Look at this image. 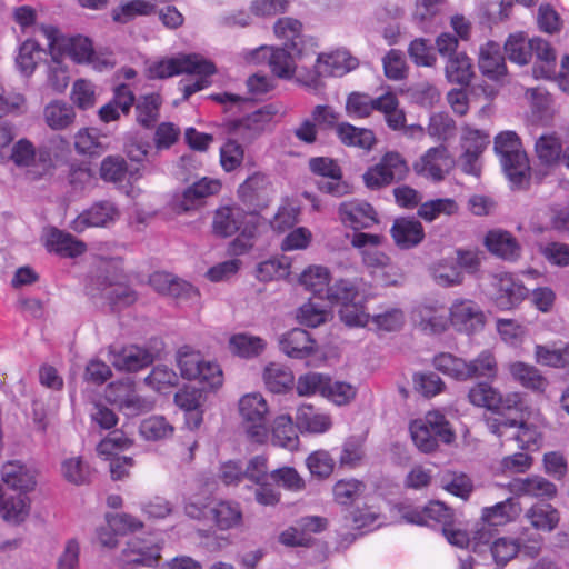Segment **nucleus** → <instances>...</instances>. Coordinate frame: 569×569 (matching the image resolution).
Returning a JSON list of instances; mask_svg holds the SVG:
<instances>
[{
	"mask_svg": "<svg viewBox=\"0 0 569 569\" xmlns=\"http://www.w3.org/2000/svg\"><path fill=\"white\" fill-rule=\"evenodd\" d=\"M495 150L500 156L502 169L509 181L517 188H526L530 179V166L513 131H505L495 138Z\"/></svg>",
	"mask_w": 569,
	"mask_h": 569,
	"instance_id": "obj_1",
	"label": "nucleus"
},
{
	"mask_svg": "<svg viewBox=\"0 0 569 569\" xmlns=\"http://www.w3.org/2000/svg\"><path fill=\"white\" fill-rule=\"evenodd\" d=\"M410 433L417 448L426 453L437 449L438 440L449 445L456 438L450 423L439 411H429L423 420L411 422Z\"/></svg>",
	"mask_w": 569,
	"mask_h": 569,
	"instance_id": "obj_2",
	"label": "nucleus"
},
{
	"mask_svg": "<svg viewBox=\"0 0 569 569\" xmlns=\"http://www.w3.org/2000/svg\"><path fill=\"white\" fill-rule=\"evenodd\" d=\"M239 412L247 436L257 443H263L268 439V412L266 399L259 392L244 395L239 401Z\"/></svg>",
	"mask_w": 569,
	"mask_h": 569,
	"instance_id": "obj_3",
	"label": "nucleus"
},
{
	"mask_svg": "<svg viewBox=\"0 0 569 569\" xmlns=\"http://www.w3.org/2000/svg\"><path fill=\"white\" fill-rule=\"evenodd\" d=\"M180 73L213 74L216 67L198 54H182L157 61L148 68L149 79H166Z\"/></svg>",
	"mask_w": 569,
	"mask_h": 569,
	"instance_id": "obj_4",
	"label": "nucleus"
},
{
	"mask_svg": "<svg viewBox=\"0 0 569 569\" xmlns=\"http://www.w3.org/2000/svg\"><path fill=\"white\" fill-rule=\"evenodd\" d=\"M490 284V299L500 310L518 307L528 296L525 284L510 273L493 274Z\"/></svg>",
	"mask_w": 569,
	"mask_h": 569,
	"instance_id": "obj_5",
	"label": "nucleus"
},
{
	"mask_svg": "<svg viewBox=\"0 0 569 569\" xmlns=\"http://www.w3.org/2000/svg\"><path fill=\"white\" fill-rule=\"evenodd\" d=\"M272 184L269 178L261 172H254L238 188L240 201L252 212L267 208L272 200Z\"/></svg>",
	"mask_w": 569,
	"mask_h": 569,
	"instance_id": "obj_6",
	"label": "nucleus"
},
{
	"mask_svg": "<svg viewBox=\"0 0 569 569\" xmlns=\"http://www.w3.org/2000/svg\"><path fill=\"white\" fill-rule=\"evenodd\" d=\"M119 218V210L111 201L103 200L83 210L71 223L70 228L78 233L88 228H106Z\"/></svg>",
	"mask_w": 569,
	"mask_h": 569,
	"instance_id": "obj_7",
	"label": "nucleus"
},
{
	"mask_svg": "<svg viewBox=\"0 0 569 569\" xmlns=\"http://www.w3.org/2000/svg\"><path fill=\"white\" fill-rule=\"evenodd\" d=\"M450 321L458 331L471 335L485 327L486 317L475 301L461 300L451 306Z\"/></svg>",
	"mask_w": 569,
	"mask_h": 569,
	"instance_id": "obj_8",
	"label": "nucleus"
},
{
	"mask_svg": "<svg viewBox=\"0 0 569 569\" xmlns=\"http://www.w3.org/2000/svg\"><path fill=\"white\" fill-rule=\"evenodd\" d=\"M160 546L153 540L132 538L121 552L123 567H154L160 559Z\"/></svg>",
	"mask_w": 569,
	"mask_h": 569,
	"instance_id": "obj_9",
	"label": "nucleus"
},
{
	"mask_svg": "<svg viewBox=\"0 0 569 569\" xmlns=\"http://www.w3.org/2000/svg\"><path fill=\"white\" fill-rule=\"evenodd\" d=\"M289 48L260 47L252 52V60L268 59L271 72L281 79H291L296 71V59L300 58L296 51H288Z\"/></svg>",
	"mask_w": 569,
	"mask_h": 569,
	"instance_id": "obj_10",
	"label": "nucleus"
},
{
	"mask_svg": "<svg viewBox=\"0 0 569 569\" xmlns=\"http://www.w3.org/2000/svg\"><path fill=\"white\" fill-rule=\"evenodd\" d=\"M11 160L18 167H37L42 172L52 168L51 152L47 147L36 149L28 139L18 140L11 151Z\"/></svg>",
	"mask_w": 569,
	"mask_h": 569,
	"instance_id": "obj_11",
	"label": "nucleus"
},
{
	"mask_svg": "<svg viewBox=\"0 0 569 569\" xmlns=\"http://www.w3.org/2000/svg\"><path fill=\"white\" fill-rule=\"evenodd\" d=\"M276 113V107L267 104L244 118L231 121L229 132L243 140H252L262 132L264 126L271 121Z\"/></svg>",
	"mask_w": 569,
	"mask_h": 569,
	"instance_id": "obj_12",
	"label": "nucleus"
},
{
	"mask_svg": "<svg viewBox=\"0 0 569 569\" xmlns=\"http://www.w3.org/2000/svg\"><path fill=\"white\" fill-rule=\"evenodd\" d=\"M452 166L453 160L449 156L447 148L440 146L430 148L419 161L413 164V170L418 174L431 178L435 181H440Z\"/></svg>",
	"mask_w": 569,
	"mask_h": 569,
	"instance_id": "obj_13",
	"label": "nucleus"
},
{
	"mask_svg": "<svg viewBox=\"0 0 569 569\" xmlns=\"http://www.w3.org/2000/svg\"><path fill=\"white\" fill-rule=\"evenodd\" d=\"M109 361L118 370L133 372L150 366L153 356L147 349L134 345L119 349L111 347Z\"/></svg>",
	"mask_w": 569,
	"mask_h": 569,
	"instance_id": "obj_14",
	"label": "nucleus"
},
{
	"mask_svg": "<svg viewBox=\"0 0 569 569\" xmlns=\"http://www.w3.org/2000/svg\"><path fill=\"white\" fill-rule=\"evenodd\" d=\"M338 211L341 221L355 230L368 229L378 223L375 208L366 201L342 202Z\"/></svg>",
	"mask_w": 569,
	"mask_h": 569,
	"instance_id": "obj_15",
	"label": "nucleus"
},
{
	"mask_svg": "<svg viewBox=\"0 0 569 569\" xmlns=\"http://www.w3.org/2000/svg\"><path fill=\"white\" fill-rule=\"evenodd\" d=\"M478 67L483 77L499 83L505 82L507 66L498 43L489 41L480 48Z\"/></svg>",
	"mask_w": 569,
	"mask_h": 569,
	"instance_id": "obj_16",
	"label": "nucleus"
},
{
	"mask_svg": "<svg viewBox=\"0 0 569 569\" xmlns=\"http://www.w3.org/2000/svg\"><path fill=\"white\" fill-rule=\"evenodd\" d=\"M44 246L49 252L62 258H77L87 251V244L71 233L51 227L46 236Z\"/></svg>",
	"mask_w": 569,
	"mask_h": 569,
	"instance_id": "obj_17",
	"label": "nucleus"
},
{
	"mask_svg": "<svg viewBox=\"0 0 569 569\" xmlns=\"http://www.w3.org/2000/svg\"><path fill=\"white\" fill-rule=\"evenodd\" d=\"M358 67V60L348 51L337 50L329 54H320L315 64L319 77H340Z\"/></svg>",
	"mask_w": 569,
	"mask_h": 569,
	"instance_id": "obj_18",
	"label": "nucleus"
},
{
	"mask_svg": "<svg viewBox=\"0 0 569 569\" xmlns=\"http://www.w3.org/2000/svg\"><path fill=\"white\" fill-rule=\"evenodd\" d=\"M273 31L277 38L286 40V47L296 51L298 56L307 53V44L313 46L312 39L308 41L302 36V23L290 17L280 18L274 22Z\"/></svg>",
	"mask_w": 569,
	"mask_h": 569,
	"instance_id": "obj_19",
	"label": "nucleus"
},
{
	"mask_svg": "<svg viewBox=\"0 0 569 569\" xmlns=\"http://www.w3.org/2000/svg\"><path fill=\"white\" fill-rule=\"evenodd\" d=\"M97 289L101 298L106 299L112 310H120L133 305L137 299V292L129 286L120 282H112L107 277L97 278Z\"/></svg>",
	"mask_w": 569,
	"mask_h": 569,
	"instance_id": "obj_20",
	"label": "nucleus"
},
{
	"mask_svg": "<svg viewBox=\"0 0 569 569\" xmlns=\"http://www.w3.org/2000/svg\"><path fill=\"white\" fill-rule=\"evenodd\" d=\"M511 493L517 496H531L540 499H552L557 495V487L541 476L517 478L508 483Z\"/></svg>",
	"mask_w": 569,
	"mask_h": 569,
	"instance_id": "obj_21",
	"label": "nucleus"
},
{
	"mask_svg": "<svg viewBox=\"0 0 569 569\" xmlns=\"http://www.w3.org/2000/svg\"><path fill=\"white\" fill-rule=\"evenodd\" d=\"M390 232L395 243L401 249L417 247L425 239V230L421 222L410 217L396 219Z\"/></svg>",
	"mask_w": 569,
	"mask_h": 569,
	"instance_id": "obj_22",
	"label": "nucleus"
},
{
	"mask_svg": "<svg viewBox=\"0 0 569 569\" xmlns=\"http://www.w3.org/2000/svg\"><path fill=\"white\" fill-rule=\"evenodd\" d=\"M279 346L282 352L296 359L307 358L316 350V341L301 328H293L284 333L279 340Z\"/></svg>",
	"mask_w": 569,
	"mask_h": 569,
	"instance_id": "obj_23",
	"label": "nucleus"
},
{
	"mask_svg": "<svg viewBox=\"0 0 569 569\" xmlns=\"http://www.w3.org/2000/svg\"><path fill=\"white\" fill-rule=\"evenodd\" d=\"M220 184L217 181L206 178L188 187L176 201V208L179 211H190L200 207L203 199L218 192Z\"/></svg>",
	"mask_w": 569,
	"mask_h": 569,
	"instance_id": "obj_24",
	"label": "nucleus"
},
{
	"mask_svg": "<svg viewBox=\"0 0 569 569\" xmlns=\"http://www.w3.org/2000/svg\"><path fill=\"white\" fill-rule=\"evenodd\" d=\"M485 243L491 253L505 260L515 261L520 256V246L508 231L495 230L488 232Z\"/></svg>",
	"mask_w": 569,
	"mask_h": 569,
	"instance_id": "obj_25",
	"label": "nucleus"
},
{
	"mask_svg": "<svg viewBox=\"0 0 569 569\" xmlns=\"http://www.w3.org/2000/svg\"><path fill=\"white\" fill-rule=\"evenodd\" d=\"M445 76L450 83L469 86L475 76L472 60L465 52L451 54L447 58Z\"/></svg>",
	"mask_w": 569,
	"mask_h": 569,
	"instance_id": "obj_26",
	"label": "nucleus"
},
{
	"mask_svg": "<svg viewBox=\"0 0 569 569\" xmlns=\"http://www.w3.org/2000/svg\"><path fill=\"white\" fill-rule=\"evenodd\" d=\"M509 372L515 381L533 392L542 393L549 385L539 369L521 361L510 363Z\"/></svg>",
	"mask_w": 569,
	"mask_h": 569,
	"instance_id": "obj_27",
	"label": "nucleus"
},
{
	"mask_svg": "<svg viewBox=\"0 0 569 569\" xmlns=\"http://www.w3.org/2000/svg\"><path fill=\"white\" fill-rule=\"evenodd\" d=\"M1 478L8 487L23 492L33 490L36 486L33 472L20 461H9L3 465Z\"/></svg>",
	"mask_w": 569,
	"mask_h": 569,
	"instance_id": "obj_28",
	"label": "nucleus"
},
{
	"mask_svg": "<svg viewBox=\"0 0 569 569\" xmlns=\"http://www.w3.org/2000/svg\"><path fill=\"white\" fill-rule=\"evenodd\" d=\"M244 214L241 209L222 207L216 210L212 220V232L220 238L233 236L241 227Z\"/></svg>",
	"mask_w": 569,
	"mask_h": 569,
	"instance_id": "obj_29",
	"label": "nucleus"
},
{
	"mask_svg": "<svg viewBox=\"0 0 569 569\" xmlns=\"http://www.w3.org/2000/svg\"><path fill=\"white\" fill-rule=\"evenodd\" d=\"M336 133L342 144L365 150H371L377 141L372 130L358 128L348 122L339 123Z\"/></svg>",
	"mask_w": 569,
	"mask_h": 569,
	"instance_id": "obj_30",
	"label": "nucleus"
},
{
	"mask_svg": "<svg viewBox=\"0 0 569 569\" xmlns=\"http://www.w3.org/2000/svg\"><path fill=\"white\" fill-rule=\"evenodd\" d=\"M150 283L161 293H167L176 298H193L199 295L198 289L191 283L173 279L168 273L157 272L151 276Z\"/></svg>",
	"mask_w": 569,
	"mask_h": 569,
	"instance_id": "obj_31",
	"label": "nucleus"
},
{
	"mask_svg": "<svg viewBox=\"0 0 569 569\" xmlns=\"http://www.w3.org/2000/svg\"><path fill=\"white\" fill-rule=\"evenodd\" d=\"M43 119L50 129L64 130L74 122L76 112L71 104L53 100L44 107Z\"/></svg>",
	"mask_w": 569,
	"mask_h": 569,
	"instance_id": "obj_32",
	"label": "nucleus"
},
{
	"mask_svg": "<svg viewBox=\"0 0 569 569\" xmlns=\"http://www.w3.org/2000/svg\"><path fill=\"white\" fill-rule=\"evenodd\" d=\"M263 381L269 391L283 393L293 387L295 376L288 367L271 362L263 370Z\"/></svg>",
	"mask_w": 569,
	"mask_h": 569,
	"instance_id": "obj_33",
	"label": "nucleus"
},
{
	"mask_svg": "<svg viewBox=\"0 0 569 569\" xmlns=\"http://www.w3.org/2000/svg\"><path fill=\"white\" fill-rule=\"evenodd\" d=\"M297 427L311 433H322L331 428V418L318 412L312 406L303 405L297 410Z\"/></svg>",
	"mask_w": 569,
	"mask_h": 569,
	"instance_id": "obj_34",
	"label": "nucleus"
},
{
	"mask_svg": "<svg viewBox=\"0 0 569 569\" xmlns=\"http://www.w3.org/2000/svg\"><path fill=\"white\" fill-rule=\"evenodd\" d=\"M521 511L515 498H507L492 507L483 508L482 519L490 526H501L516 519Z\"/></svg>",
	"mask_w": 569,
	"mask_h": 569,
	"instance_id": "obj_35",
	"label": "nucleus"
},
{
	"mask_svg": "<svg viewBox=\"0 0 569 569\" xmlns=\"http://www.w3.org/2000/svg\"><path fill=\"white\" fill-rule=\"evenodd\" d=\"M297 423L289 415L277 417L272 425V442L287 449H296L299 442Z\"/></svg>",
	"mask_w": 569,
	"mask_h": 569,
	"instance_id": "obj_36",
	"label": "nucleus"
},
{
	"mask_svg": "<svg viewBox=\"0 0 569 569\" xmlns=\"http://www.w3.org/2000/svg\"><path fill=\"white\" fill-rule=\"evenodd\" d=\"M526 518L535 529L542 531H552L560 520L558 510L549 503L533 505L526 512Z\"/></svg>",
	"mask_w": 569,
	"mask_h": 569,
	"instance_id": "obj_37",
	"label": "nucleus"
},
{
	"mask_svg": "<svg viewBox=\"0 0 569 569\" xmlns=\"http://www.w3.org/2000/svg\"><path fill=\"white\" fill-rule=\"evenodd\" d=\"M29 500L26 496L18 493L16 496H4L0 503V512L4 521L19 525L29 516Z\"/></svg>",
	"mask_w": 569,
	"mask_h": 569,
	"instance_id": "obj_38",
	"label": "nucleus"
},
{
	"mask_svg": "<svg viewBox=\"0 0 569 569\" xmlns=\"http://www.w3.org/2000/svg\"><path fill=\"white\" fill-rule=\"evenodd\" d=\"M216 525L221 530H228L238 527L242 522V511L240 505L233 501H220L210 509Z\"/></svg>",
	"mask_w": 569,
	"mask_h": 569,
	"instance_id": "obj_39",
	"label": "nucleus"
},
{
	"mask_svg": "<svg viewBox=\"0 0 569 569\" xmlns=\"http://www.w3.org/2000/svg\"><path fill=\"white\" fill-rule=\"evenodd\" d=\"M433 366L437 370L459 381L470 379L469 361L458 358L451 353L442 352L433 358Z\"/></svg>",
	"mask_w": 569,
	"mask_h": 569,
	"instance_id": "obj_40",
	"label": "nucleus"
},
{
	"mask_svg": "<svg viewBox=\"0 0 569 569\" xmlns=\"http://www.w3.org/2000/svg\"><path fill=\"white\" fill-rule=\"evenodd\" d=\"M299 281L307 290L323 299L329 287L330 272L326 267H309L301 273Z\"/></svg>",
	"mask_w": 569,
	"mask_h": 569,
	"instance_id": "obj_41",
	"label": "nucleus"
},
{
	"mask_svg": "<svg viewBox=\"0 0 569 569\" xmlns=\"http://www.w3.org/2000/svg\"><path fill=\"white\" fill-rule=\"evenodd\" d=\"M162 103L158 93H151L138 99L136 103L137 122L146 129H151L159 118Z\"/></svg>",
	"mask_w": 569,
	"mask_h": 569,
	"instance_id": "obj_42",
	"label": "nucleus"
},
{
	"mask_svg": "<svg viewBox=\"0 0 569 569\" xmlns=\"http://www.w3.org/2000/svg\"><path fill=\"white\" fill-rule=\"evenodd\" d=\"M157 7L147 0H131L112 10V19L119 23H128L138 16L156 13Z\"/></svg>",
	"mask_w": 569,
	"mask_h": 569,
	"instance_id": "obj_43",
	"label": "nucleus"
},
{
	"mask_svg": "<svg viewBox=\"0 0 569 569\" xmlns=\"http://www.w3.org/2000/svg\"><path fill=\"white\" fill-rule=\"evenodd\" d=\"M379 110L385 114L388 127L392 130L403 129L406 126L405 112L398 108L399 101L393 93H385L377 98Z\"/></svg>",
	"mask_w": 569,
	"mask_h": 569,
	"instance_id": "obj_44",
	"label": "nucleus"
},
{
	"mask_svg": "<svg viewBox=\"0 0 569 569\" xmlns=\"http://www.w3.org/2000/svg\"><path fill=\"white\" fill-rule=\"evenodd\" d=\"M63 478L76 486L87 485L91 481L92 470L80 457L66 459L61 465Z\"/></svg>",
	"mask_w": 569,
	"mask_h": 569,
	"instance_id": "obj_45",
	"label": "nucleus"
},
{
	"mask_svg": "<svg viewBox=\"0 0 569 569\" xmlns=\"http://www.w3.org/2000/svg\"><path fill=\"white\" fill-rule=\"evenodd\" d=\"M173 426L162 416H152L144 419L139 427L140 435L146 440L158 441L173 435Z\"/></svg>",
	"mask_w": 569,
	"mask_h": 569,
	"instance_id": "obj_46",
	"label": "nucleus"
},
{
	"mask_svg": "<svg viewBox=\"0 0 569 569\" xmlns=\"http://www.w3.org/2000/svg\"><path fill=\"white\" fill-rule=\"evenodd\" d=\"M505 51L510 61L520 66L527 64L532 57L531 40H527L522 33L510 34L505 43Z\"/></svg>",
	"mask_w": 569,
	"mask_h": 569,
	"instance_id": "obj_47",
	"label": "nucleus"
},
{
	"mask_svg": "<svg viewBox=\"0 0 569 569\" xmlns=\"http://www.w3.org/2000/svg\"><path fill=\"white\" fill-rule=\"evenodd\" d=\"M329 385V376L320 372H307L298 377L296 390L299 396L320 395L325 397Z\"/></svg>",
	"mask_w": 569,
	"mask_h": 569,
	"instance_id": "obj_48",
	"label": "nucleus"
},
{
	"mask_svg": "<svg viewBox=\"0 0 569 569\" xmlns=\"http://www.w3.org/2000/svg\"><path fill=\"white\" fill-rule=\"evenodd\" d=\"M532 56L542 64L539 67L540 74L545 78H551L556 74V53L551 44L541 39H531Z\"/></svg>",
	"mask_w": 569,
	"mask_h": 569,
	"instance_id": "obj_49",
	"label": "nucleus"
},
{
	"mask_svg": "<svg viewBox=\"0 0 569 569\" xmlns=\"http://www.w3.org/2000/svg\"><path fill=\"white\" fill-rule=\"evenodd\" d=\"M435 281L442 287H452L461 284L463 274L453 260H440L431 268Z\"/></svg>",
	"mask_w": 569,
	"mask_h": 569,
	"instance_id": "obj_50",
	"label": "nucleus"
},
{
	"mask_svg": "<svg viewBox=\"0 0 569 569\" xmlns=\"http://www.w3.org/2000/svg\"><path fill=\"white\" fill-rule=\"evenodd\" d=\"M203 361L201 353L188 346L180 348L177 353V365L181 376L188 380H193L201 375L200 368Z\"/></svg>",
	"mask_w": 569,
	"mask_h": 569,
	"instance_id": "obj_51",
	"label": "nucleus"
},
{
	"mask_svg": "<svg viewBox=\"0 0 569 569\" xmlns=\"http://www.w3.org/2000/svg\"><path fill=\"white\" fill-rule=\"evenodd\" d=\"M299 214L300 208L289 199H284L270 221L271 229L282 233L293 228L299 221Z\"/></svg>",
	"mask_w": 569,
	"mask_h": 569,
	"instance_id": "obj_52",
	"label": "nucleus"
},
{
	"mask_svg": "<svg viewBox=\"0 0 569 569\" xmlns=\"http://www.w3.org/2000/svg\"><path fill=\"white\" fill-rule=\"evenodd\" d=\"M230 349L233 353L242 358L258 356L266 347L264 341L259 337H252L246 333H238L229 340Z\"/></svg>",
	"mask_w": 569,
	"mask_h": 569,
	"instance_id": "obj_53",
	"label": "nucleus"
},
{
	"mask_svg": "<svg viewBox=\"0 0 569 569\" xmlns=\"http://www.w3.org/2000/svg\"><path fill=\"white\" fill-rule=\"evenodd\" d=\"M536 361L542 366L566 368L569 366V346L550 348L537 345L535 348Z\"/></svg>",
	"mask_w": 569,
	"mask_h": 569,
	"instance_id": "obj_54",
	"label": "nucleus"
},
{
	"mask_svg": "<svg viewBox=\"0 0 569 569\" xmlns=\"http://www.w3.org/2000/svg\"><path fill=\"white\" fill-rule=\"evenodd\" d=\"M200 390L190 387L181 388L174 395V403L190 415L189 419L194 416V428L199 427L202 421L201 415L197 411L200 406Z\"/></svg>",
	"mask_w": 569,
	"mask_h": 569,
	"instance_id": "obj_55",
	"label": "nucleus"
},
{
	"mask_svg": "<svg viewBox=\"0 0 569 569\" xmlns=\"http://www.w3.org/2000/svg\"><path fill=\"white\" fill-rule=\"evenodd\" d=\"M458 211V204L455 200L445 198V199H435L430 201H426L420 203L418 209V216L431 222L437 219L441 213L447 216L455 214Z\"/></svg>",
	"mask_w": 569,
	"mask_h": 569,
	"instance_id": "obj_56",
	"label": "nucleus"
},
{
	"mask_svg": "<svg viewBox=\"0 0 569 569\" xmlns=\"http://www.w3.org/2000/svg\"><path fill=\"white\" fill-rule=\"evenodd\" d=\"M498 373V365L493 353L490 350H483L477 358L469 361L470 379L487 378L493 379Z\"/></svg>",
	"mask_w": 569,
	"mask_h": 569,
	"instance_id": "obj_57",
	"label": "nucleus"
},
{
	"mask_svg": "<svg viewBox=\"0 0 569 569\" xmlns=\"http://www.w3.org/2000/svg\"><path fill=\"white\" fill-rule=\"evenodd\" d=\"M538 159L546 166H551L561 159L560 140L555 136H541L535 144Z\"/></svg>",
	"mask_w": 569,
	"mask_h": 569,
	"instance_id": "obj_58",
	"label": "nucleus"
},
{
	"mask_svg": "<svg viewBox=\"0 0 569 569\" xmlns=\"http://www.w3.org/2000/svg\"><path fill=\"white\" fill-rule=\"evenodd\" d=\"M99 173L106 182H122L128 173L127 161L121 156H108L101 161Z\"/></svg>",
	"mask_w": 569,
	"mask_h": 569,
	"instance_id": "obj_59",
	"label": "nucleus"
},
{
	"mask_svg": "<svg viewBox=\"0 0 569 569\" xmlns=\"http://www.w3.org/2000/svg\"><path fill=\"white\" fill-rule=\"evenodd\" d=\"M377 98L360 92H351L346 101V110L350 117H369L373 110H379Z\"/></svg>",
	"mask_w": 569,
	"mask_h": 569,
	"instance_id": "obj_60",
	"label": "nucleus"
},
{
	"mask_svg": "<svg viewBox=\"0 0 569 569\" xmlns=\"http://www.w3.org/2000/svg\"><path fill=\"white\" fill-rule=\"evenodd\" d=\"M74 149L79 154L98 156L104 151L94 129H80L74 136Z\"/></svg>",
	"mask_w": 569,
	"mask_h": 569,
	"instance_id": "obj_61",
	"label": "nucleus"
},
{
	"mask_svg": "<svg viewBox=\"0 0 569 569\" xmlns=\"http://www.w3.org/2000/svg\"><path fill=\"white\" fill-rule=\"evenodd\" d=\"M520 419L506 417H491L486 420L488 430L500 438L502 442L515 441Z\"/></svg>",
	"mask_w": 569,
	"mask_h": 569,
	"instance_id": "obj_62",
	"label": "nucleus"
},
{
	"mask_svg": "<svg viewBox=\"0 0 569 569\" xmlns=\"http://www.w3.org/2000/svg\"><path fill=\"white\" fill-rule=\"evenodd\" d=\"M393 183L403 181L409 174V166L405 158L397 151L385 153L380 160Z\"/></svg>",
	"mask_w": 569,
	"mask_h": 569,
	"instance_id": "obj_63",
	"label": "nucleus"
},
{
	"mask_svg": "<svg viewBox=\"0 0 569 569\" xmlns=\"http://www.w3.org/2000/svg\"><path fill=\"white\" fill-rule=\"evenodd\" d=\"M365 488V483L356 479L339 480L333 486L335 500L340 505H351L362 495Z\"/></svg>",
	"mask_w": 569,
	"mask_h": 569,
	"instance_id": "obj_64",
	"label": "nucleus"
}]
</instances>
